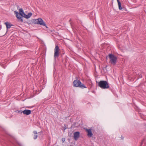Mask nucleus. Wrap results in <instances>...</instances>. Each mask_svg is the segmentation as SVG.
<instances>
[{
	"label": "nucleus",
	"instance_id": "17",
	"mask_svg": "<svg viewBox=\"0 0 146 146\" xmlns=\"http://www.w3.org/2000/svg\"><path fill=\"white\" fill-rule=\"evenodd\" d=\"M65 138H62V141L63 143H64L65 141Z\"/></svg>",
	"mask_w": 146,
	"mask_h": 146
},
{
	"label": "nucleus",
	"instance_id": "15",
	"mask_svg": "<svg viewBox=\"0 0 146 146\" xmlns=\"http://www.w3.org/2000/svg\"><path fill=\"white\" fill-rule=\"evenodd\" d=\"M23 111L21 110H17L16 112L19 113L21 114L22 113H23Z\"/></svg>",
	"mask_w": 146,
	"mask_h": 146
},
{
	"label": "nucleus",
	"instance_id": "19",
	"mask_svg": "<svg viewBox=\"0 0 146 146\" xmlns=\"http://www.w3.org/2000/svg\"><path fill=\"white\" fill-rule=\"evenodd\" d=\"M123 138H124V137H122L121 136V139H123Z\"/></svg>",
	"mask_w": 146,
	"mask_h": 146
},
{
	"label": "nucleus",
	"instance_id": "11",
	"mask_svg": "<svg viewBox=\"0 0 146 146\" xmlns=\"http://www.w3.org/2000/svg\"><path fill=\"white\" fill-rule=\"evenodd\" d=\"M19 14H20L21 16L23 17V14H25V13H24L23 10L21 8L19 9Z\"/></svg>",
	"mask_w": 146,
	"mask_h": 146
},
{
	"label": "nucleus",
	"instance_id": "9",
	"mask_svg": "<svg viewBox=\"0 0 146 146\" xmlns=\"http://www.w3.org/2000/svg\"><path fill=\"white\" fill-rule=\"evenodd\" d=\"M5 24L6 25L7 29L10 28L13 25L11 24L9 22H7L5 23Z\"/></svg>",
	"mask_w": 146,
	"mask_h": 146
},
{
	"label": "nucleus",
	"instance_id": "1",
	"mask_svg": "<svg viewBox=\"0 0 146 146\" xmlns=\"http://www.w3.org/2000/svg\"><path fill=\"white\" fill-rule=\"evenodd\" d=\"M73 85L75 87H79L83 89L86 88L84 84L82 83L80 80H75L73 81Z\"/></svg>",
	"mask_w": 146,
	"mask_h": 146
},
{
	"label": "nucleus",
	"instance_id": "14",
	"mask_svg": "<svg viewBox=\"0 0 146 146\" xmlns=\"http://www.w3.org/2000/svg\"><path fill=\"white\" fill-rule=\"evenodd\" d=\"M22 17H23L21 16V17H20L18 19L20 20L21 22H23V18Z\"/></svg>",
	"mask_w": 146,
	"mask_h": 146
},
{
	"label": "nucleus",
	"instance_id": "8",
	"mask_svg": "<svg viewBox=\"0 0 146 146\" xmlns=\"http://www.w3.org/2000/svg\"><path fill=\"white\" fill-rule=\"evenodd\" d=\"M23 113L24 115H29L31 113V111L29 110H25L23 111Z\"/></svg>",
	"mask_w": 146,
	"mask_h": 146
},
{
	"label": "nucleus",
	"instance_id": "16",
	"mask_svg": "<svg viewBox=\"0 0 146 146\" xmlns=\"http://www.w3.org/2000/svg\"><path fill=\"white\" fill-rule=\"evenodd\" d=\"M15 13L16 14V16H17V15H19V13L17 12L16 11H15Z\"/></svg>",
	"mask_w": 146,
	"mask_h": 146
},
{
	"label": "nucleus",
	"instance_id": "18",
	"mask_svg": "<svg viewBox=\"0 0 146 146\" xmlns=\"http://www.w3.org/2000/svg\"><path fill=\"white\" fill-rule=\"evenodd\" d=\"M21 15L19 14V15H17L16 17L17 19H18L20 17H21Z\"/></svg>",
	"mask_w": 146,
	"mask_h": 146
},
{
	"label": "nucleus",
	"instance_id": "2",
	"mask_svg": "<svg viewBox=\"0 0 146 146\" xmlns=\"http://www.w3.org/2000/svg\"><path fill=\"white\" fill-rule=\"evenodd\" d=\"M98 86L102 89H107L109 88L108 82L105 81H100L98 83Z\"/></svg>",
	"mask_w": 146,
	"mask_h": 146
},
{
	"label": "nucleus",
	"instance_id": "12",
	"mask_svg": "<svg viewBox=\"0 0 146 146\" xmlns=\"http://www.w3.org/2000/svg\"><path fill=\"white\" fill-rule=\"evenodd\" d=\"M33 133L34 134L33 138L34 139H36L38 137V135H37L38 133L37 131H34L33 132Z\"/></svg>",
	"mask_w": 146,
	"mask_h": 146
},
{
	"label": "nucleus",
	"instance_id": "10",
	"mask_svg": "<svg viewBox=\"0 0 146 146\" xmlns=\"http://www.w3.org/2000/svg\"><path fill=\"white\" fill-rule=\"evenodd\" d=\"M32 15V13H29L27 15H26V14H23V17L26 18V19H29V18Z\"/></svg>",
	"mask_w": 146,
	"mask_h": 146
},
{
	"label": "nucleus",
	"instance_id": "4",
	"mask_svg": "<svg viewBox=\"0 0 146 146\" xmlns=\"http://www.w3.org/2000/svg\"><path fill=\"white\" fill-rule=\"evenodd\" d=\"M33 22L35 24H39L41 25L45 26L46 28H48L47 27L45 23L41 18H39L38 19H34Z\"/></svg>",
	"mask_w": 146,
	"mask_h": 146
},
{
	"label": "nucleus",
	"instance_id": "13",
	"mask_svg": "<svg viewBox=\"0 0 146 146\" xmlns=\"http://www.w3.org/2000/svg\"><path fill=\"white\" fill-rule=\"evenodd\" d=\"M117 1L118 3L119 9L120 10H121L122 8L121 7V3L119 1V0H117Z\"/></svg>",
	"mask_w": 146,
	"mask_h": 146
},
{
	"label": "nucleus",
	"instance_id": "3",
	"mask_svg": "<svg viewBox=\"0 0 146 146\" xmlns=\"http://www.w3.org/2000/svg\"><path fill=\"white\" fill-rule=\"evenodd\" d=\"M108 57L110 60V62L112 64L115 65L117 60V58L112 54H109Z\"/></svg>",
	"mask_w": 146,
	"mask_h": 146
},
{
	"label": "nucleus",
	"instance_id": "6",
	"mask_svg": "<svg viewBox=\"0 0 146 146\" xmlns=\"http://www.w3.org/2000/svg\"><path fill=\"white\" fill-rule=\"evenodd\" d=\"M80 133L78 131H77L74 133V139L77 140L80 137Z\"/></svg>",
	"mask_w": 146,
	"mask_h": 146
},
{
	"label": "nucleus",
	"instance_id": "7",
	"mask_svg": "<svg viewBox=\"0 0 146 146\" xmlns=\"http://www.w3.org/2000/svg\"><path fill=\"white\" fill-rule=\"evenodd\" d=\"M86 131L87 132V135L89 137H91L92 136L93 134L92 133L91 129H86Z\"/></svg>",
	"mask_w": 146,
	"mask_h": 146
},
{
	"label": "nucleus",
	"instance_id": "20",
	"mask_svg": "<svg viewBox=\"0 0 146 146\" xmlns=\"http://www.w3.org/2000/svg\"><path fill=\"white\" fill-rule=\"evenodd\" d=\"M140 77H142V76H140Z\"/></svg>",
	"mask_w": 146,
	"mask_h": 146
},
{
	"label": "nucleus",
	"instance_id": "5",
	"mask_svg": "<svg viewBox=\"0 0 146 146\" xmlns=\"http://www.w3.org/2000/svg\"><path fill=\"white\" fill-rule=\"evenodd\" d=\"M60 49L58 46L56 45L54 49V58L55 59L57 58L59 55V51Z\"/></svg>",
	"mask_w": 146,
	"mask_h": 146
}]
</instances>
